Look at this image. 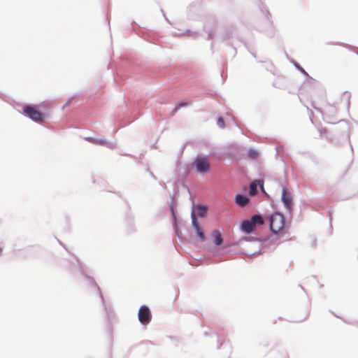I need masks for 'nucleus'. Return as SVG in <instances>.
<instances>
[{
  "mask_svg": "<svg viewBox=\"0 0 358 358\" xmlns=\"http://www.w3.org/2000/svg\"><path fill=\"white\" fill-rule=\"evenodd\" d=\"M117 76H120L121 79H123L122 76L120 74V73H117Z\"/></svg>",
  "mask_w": 358,
  "mask_h": 358,
  "instance_id": "nucleus-40",
  "label": "nucleus"
},
{
  "mask_svg": "<svg viewBox=\"0 0 358 358\" xmlns=\"http://www.w3.org/2000/svg\"><path fill=\"white\" fill-rule=\"evenodd\" d=\"M128 222H129V227L128 228V230L130 233L134 232L136 231V229L134 227V225L133 224L134 222V217L129 216L128 217Z\"/></svg>",
  "mask_w": 358,
  "mask_h": 358,
  "instance_id": "nucleus-25",
  "label": "nucleus"
},
{
  "mask_svg": "<svg viewBox=\"0 0 358 358\" xmlns=\"http://www.w3.org/2000/svg\"><path fill=\"white\" fill-rule=\"evenodd\" d=\"M259 152L254 148H250L248 151V156L251 159L257 158Z\"/></svg>",
  "mask_w": 358,
  "mask_h": 358,
  "instance_id": "nucleus-22",
  "label": "nucleus"
},
{
  "mask_svg": "<svg viewBox=\"0 0 358 358\" xmlns=\"http://www.w3.org/2000/svg\"><path fill=\"white\" fill-rule=\"evenodd\" d=\"M314 108H315V110H318V111H320V112H321V113H322V110H321L320 108H316V107H314Z\"/></svg>",
  "mask_w": 358,
  "mask_h": 358,
  "instance_id": "nucleus-39",
  "label": "nucleus"
},
{
  "mask_svg": "<svg viewBox=\"0 0 358 358\" xmlns=\"http://www.w3.org/2000/svg\"><path fill=\"white\" fill-rule=\"evenodd\" d=\"M209 207L207 204L193 203L191 214L193 213L197 219L205 217L208 212Z\"/></svg>",
  "mask_w": 358,
  "mask_h": 358,
  "instance_id": "nucleus-8",
  "label": "nucleus"
},
{
  "mask_svg": "<svg viewBox=\"0 0 358 358\" xmlns=\"http://www.w3.org/2000/svg\"><path fill=\"white\" fill-rule=\"evenodd\" d=\"M168 205H169V206H174V205H175V203H174V197H173V196H171V201H169L168 202Z\"/></svg>",
  "mask_w": 358,
  "mask_h": 358,
  "instance_id": "nucleus-31",
  "label": "nucleus"
},
{
  "mask_svg": "<svg viewBox=\"0 0 358 358\" xmlns=\"http://www.w3.org/2000/svg\"><path fill=\"white\" fill-rule=\"evenodd\" d=\"M349 143H350V145L351 150L353 152V148H352V145L350 143V141L349 142Z\"/></svg>",
  "mask_w": 358,
  "mask_h": 358,
  "instance_id": "nucleus-38",
  "label": "nucleus"
},
{
  "mask_svg": "<svg viewBox=\"0 0 358 358\" xmlns=\"http://www.w3.org/2000/svg\"><path fill=\"white\" fill-rule=\"evenodd\" d=\"M58 242H59V243L61 245L64 246V245H63V243H62V242H61L60 241H58Z\"/></svg>",
  "mask_w": 358,
  "mask_h": 358,
  "instance_id": "nucleus-43",
  "label": "nucleus"
},
{
  "mask_svg": "<svg viewBox=\"0 0 358 358\" xmlns=\"http://www.w3.org/2000/svg\"><path fill=\"white\" fill-rule=\"evenodd\" d=\"M221 345H222V343L219 344L217 346V348H220Z\"/></svg>",
  "mask_w": 358,
  "mask_h": 358,
  "instance_id": "nucleus-45",
  "label": "nucleus"
},
{
  "mask_svg": "<svg viewBox=\"0 0 358 358\" xmlns=\"http://www.w3.org/2000/svg\"><path fill=\"white\" fill-rule=\"evenodd\" d=\"M257 189L258 185H257V183L255 182V180H252L249 187H248V192L250 196H254L256 194H257Z\"/></svg>",
  "mask_w": 358,
  "mask_h": 358,
  "instance_id": "nucleus-17",
  "label": "nucleus"
},
{
  "mask_svg": "<svg viewBox=\"0 0 358 358\" xmlns=\"http://www.w3.org/2000/svg\"><path fill=\"white\" fill-rule=\"evenodd\" d=\"M334 316H336V317H339L338 315H336L333 312H331Z\"/></svg>",
  "mask_w": 358,
  "mask_h": 358,
  "instance_id": "nucleus-41",
  "label": "nucleus"
},
{
  "mask_svg": "<svg viewBox=\"0 0 358 358\" xmlns=\"http://www.w3.org/2000/svg\"><path fill=\"white\" fill-rule=\"evenodd\" d=\"M73 99V97H69L66 101L65 102V103L63 105V108L69 106L71 102V100Z\"/></svg>",
  "mask_w": 358,
  "mask_h": 358,
  "instance_id": "nucleus-29",
  "label": "nucleus"
},
{
  "mask_svg": "<svg viewBox=\"0 0 358 358\" xmlns=\"http://www.w3.org/2000/svg\"><path fill=\"white\" fill-rule=\"evenodd\" d=\"M138 318L139 322L143 326L148 324L152 319V313L150 308L146 305H142L138 313Z\"/></svg>",
  "mask_w": 358,
  "mask_h": 358,
  "instance_id": "nucleus-6",
  "label": "nucleus"
},
{
  "mask_svg": "<svg viewBox=\"0 0 358 358\" xmlns=\"http://www.w3.org/2000/svg\"><path fill=\"white\" fill-rule=\"evenodd\" d=\"M234 34L235 28L233 26L229 25L226 27L222 34V40L224 41H229L231 38H234Z\"/></svg>",
  "mask_w": 358,
  "mask_h": 358,
  "instance_id": "nucleus-13",
  "label": "nucleus"
},
{
  "mask_svg": "<svg viewBox=\"0 0 358 358\" xmlns=\"http://www.w3.org/2000/svg\"><path fill=\"white\" fill-rule=\"evenodd\" d=\"M255 182L258 185V188L259 189L261 193L266 196H269L268 194L266 192L264 189V181L262 179H255Z\"/></svg>",
  "mask_w": 358,
  "mask_h": 358,
  "instance_id": "nucleus-18",
  "label": "nucleus"
},
{
  "mask_svg": "<svg viewBox=\"0 0 358 358\" xmlns=\"http://www.w3.org/2000/svg\"><path fill=\"white\" fill-rule=\"evenodd\" d=\"M192 226L196 231V236L199 238L201 242H204L206 240V236L203 229L200 227L199 220L193 213L191 214Z\"/></svg>",
  "mask_w": 358,
  "mask_h": 358,
  "instance_id": "nucleus-9",
  "label": "nucleus"
},
{
  "mask_svg": "<svg viewBox=\"0 0 358 358\" xmlns=\"http://www.w3.org/2000/svg\"><path fill=\"white\" fill-rule=\"evenodd\" d=\"M192 101H189L187 99H180L175 106L174 108L172 110L173 115L175 114L178 110L183 107H187L192 105Z\"/></svg>",
  "mask_w": 358,
  "mask_h": 358,
  "instance_id": "nucleus-16",
  "label": "nucleus"
},
{
  "mask_svg": "<svg viewBox=\"0 0 358 358\" xmlns=\"http://www.w3.org/2000/svg\"><path fill=\"white\" fill-rule=\"evenodd\" d=\"M285 218L282 213L280 211H274L269 217V230L272 235H268L264 237H255L252 236H244L242 240L245 241H258L262 244L266 242H274L277 236L282 234L285 230Z\"/></svg>",
  "mask_w": 358,
  "mask_h": 358,
  "instance_id": "nucleus-1",
  "label": "nucleus"
},
{
  "mask_svg": "<svg viewBox=\"0 0 358 358\" xmlns=\"http://www.w3.org/2000/svg\"><path fill=\"white\" fill-rule=\"evenodd\" d=\"M209 20H212V21H213V22H214V21H215V20H214V18H213V17L210 18V19H209Z\"/></svg>",
  "mask_w": 358,
  "mask_h": 358,
  "instance_id": "nucleus-42",
  "label": "nucleus"
},
{
  "mask_svg": "<svg viewBox=\"0 0 358 358\" xmlns=\"http://www.w3.org/2000/svg\"><path fill=\"white\" fill-rule=\"evenodd\" d=\"M250 201V198L247 196L243 193H238L234 196L235 203L241 207L244 206L245 204Z\"/></svg>",
  "mask_w": 358,
  "mask_h": 358,
  "instance_id": "nucleus-12",
  "label": "nucleus"
},
{
  "mask_svg": "<svg viewBox=\"0 0 358 358\" xmlns=\"http://www.w3.org/2000/svg\"><path fill=\"white\" fill-rule=\"evenodd\" d=\"M234 123H235V124H236V125H237V126H238V124H237V122H236V120H234Z\"/></svg>",
  "mask_w": 358,
  "mask_h": 358,
  "instance_id": "nucleus-46",
  "label": "nucleus"
},
{
  "mask_svg": "<svg viewBox=\"0 0 358 358\" xmlns=\"http://www.w3.org/2000/svg\"><path fill=\"white\" fill-rule=\"evenodd\" d=\"M328 216H329V223H330V227H331V222H332V213L331 211H329L328 212Z\"/></svg>",
  "mask_w": 358,
  "mask_h": 358,
  "instance_id": "nucleus-33",
  "label": "nucleus"
},
{
  "mask_svg": "<svg viewBox=\"0 0 358 358\" xmlns=\"http://www.w3.org/2000/svg\"><path fill=\"white\" fill-rule=\"evenodd\" d=\"M239 229L241 231L245 234H251L254 227L252 226L248 219H244L241 222Z\"/></svg>",
  "mask_w": 358,
  "mask_h": 358,
  "instance_id": "nucleus-11",
  "label": "nucleus"
},
{
  "mask_svg": "<svg viewBox=\"0 0 358 358\" xmlns=\"http://www.w3.org/2000/svg\"><path fill=\"white\" fill-rule=\"evenodd\" d=\"M357 55H358V52H357Z\"/></svg>",
  "mask_w": 358,
  "mask_h": 358,
  "instance_id": "nucleus-48",
  "label": "nucleus"
},
{
  "mask_svg": "<svg viewBox=\"0 0 358 358\" xmlns=\"http://www.w3.org/2000/svg\"><path fill=\"white\" fill-rule=\"evenodd\" d=\"M3 248L0 247V257L2 255Z\"/></svg>",
  "mask_w": 358,
  "mask_h": 358,
  "instance_id": "nucleus-37",
  "label": "nucleus"
},
{
  "mask_svg": "<svg viewBox=\"0 0 358 358\" xmlns=\"http://www.w3.org/2000/svg\"><path fill=\"white\" fill-rule=\"evenodd\" d=\"M294 67L301 72L303 76L312 79V78L308 75V73L306 71V70L295 60L292 59L290 61Z\"/></svg>",
  "mask_w": 358,
  "mask_h": 358,
  "instance_id": "nucleus-19",
  "label": "nucleus"
},
{
  "mask_svg": "<svg viewBox=\"0 0 358 358\" xmlns=\"http://www.w3.org/2000/svg\"><path fill=\"white\" fill-rule=\"evenodd\" d=\"M212 235L214 238V243L216 245H220L223 241L220 232L217 230H214L212 233Z\"/></svg>",
  "mask_w": 358,
  "mask_h": 358,
  "instance_id": "nucleus-20",
  "label": "nucleus"
},
{
  "mask_svg": "<svg viewBox=\"0 0 358 358\" xmlns=\"http://www.w3.org/2000/svg\"><path fill=\"white\" fill-rule=\"evenodd\" d=\"M208 21L206 20L203 24V30L208 33L207 35V40H213L214 39V32L213 30H208Z\"/></svg>",
  "mask_w": 358,
  "mask_h": 358,
  "instance_id": "nucleus-21",
  "label": "nucleus"
},
{
  "mask_svg": "<svg viewBox=\"0 0 358 358\" xmlns=\"http://www.w3.org/2000/svg\"><path fill=\"white\" fill-rule=\"evenodd\" d=\"M86 139L89 142H90L93 144L102 145V146L106 147L110 150H114L117 147L116 143L107 141L104 138H98L90 136V137L86 138Z\"/></svg>",
  "mask_w": 358,
  "mask_h": 358,
  "instance_id": "nucleus-10",
  "label": "nucleus"
},
{
  "mask_svg": "<svg viewBox=\"0 0 358 358\" xmlns=\"http://www.w3.org/2000/svg\"><path fill=\"white\" fill-rule=\"evenodd\" d=\"M169 209H170V211L171 213L173 221H175V222H177L178 220H177V215H176V208L175 205L169 206Z\"/></svg>",
  "mask_w": 358,
  "mask_h": 358,
  "instance_id": "nucleus-24",
  "label": "nucleus"
},
{
  "mask_svg": "<svg viewBox=\"0 0 358 358\" xmlns=\"http://www.w3.org/2000/svg\"><path fill=\"white\" fill-rule=\"evenodd\" d=\"M71 269L72 270V271H74L76 269H78L86 278L90 286L96 289L99 295L102 305L103 306V309L105 310L107 319L109 322H111L113 320V317L114 316L113 311L110 306L106 305L103 296L101 292V289L96 284L94 279L92 277L87 275V268L86 267V266L83 264V263L80 262L79 259H76V262L71 264Z\"/></svg>",
  "mask_w": 358,
  "mask_h": 358,
  "instance_id": "nucleus-2",
  "label": "nucleus"
},
{
  "mask_svg": "<svg viewBox=\"0 0 358 358\" xmlns=\"http://www.w3.org/2000/svg\"><path fill=\"white\" fill-rule=\"evenodd\" d=\"M327 132V129L326 128H321L320 129V134L321 136H322L323 134H326Z\"/></svg>",
  "mask_w": 358,
  "mask_h": 358,
  "instance_id": "nucleus-32",
  "label": "nucleus"
},
{
  "mask_svg": "<svg viewBox=\"0 0 358 358\" xmlns=\"http://www.w3.org/2000/svg\"><path fill=\"white\" fill-rule=\"evenodd\" d=\"M163 15H164V17L165 18V20H166V21H169V20H168V19L166 17V15H165L164 14H163Z\"/></svg>",
  "mask_w": 358,
  "mask_h": 358,
  "instance_id": "nucleus-44",
  "label": "nucleus"
},
{
  "mask_svg": "<svg viewBox=\"0 0 358 358\" xmlns=\"http://www.w3.org/2000/svg\"><path fill=\"white\" fill-rule=\"evenodd\" d=\"M338 123L342 124L343 125V129L345 131H348V130H349V125L348 124V123L345 120H340L338 122Z\"/></svg>",
  "mask_w": 358,
  "mask_h": 358,
  "instance_id": "nucleus-28",
  "label": "nucleus"
},
{
  "mask_svg": "<svg viewBox=\"0 0 358 358\" xmlns=\"http://www.w3.org/2000/svg\"><path fill=\"white\" fill-rule=\"evenodd\" d=\"M326 112L329 115H332L336 113V108L334 105L328 104L326 106Z\"/></svg>",
  "mask_w": 358,
  "mask_h": 358,
  "instance_id": "nucleus-23",
  "label": "nucleus"
},
{
  "mask_svg": "<svg viewBox=\"0 0 358 358\" xmlns=\"http://www.w3.org/2000/svg\"><path fill=\"white\" fill-rule=\"evenodd\" d=\"M257 4L259 7V9L262 11L263 13H264L265 17L267 20L268 28L265 31V33L269 38H273L275 35V27L271 20V14L264 3L262 1V0H257Z\"/></svg>",
  "mask_w": 358,
  "mask_h": 358,
  "instance_id": "nucleus-5",
  "label": "nucleus"
},
{
  "mask_svg": "<svg viewBox=\"0 0 358 358\" xmlns=\"http://www.w3.org/2000/svg\"><path fill=\"white\" fill-rule=\"evenodd\" d=\"M173 35L175 36H181L183 35H187L188 37H190L192 38H197L199 36L200 33L196 31H192L191 29H186L183 32H180V33L176 32V33L173 34Z\"/></svg>",
  "mask_w": 358,
  "mask_h": 358,
  "instance_id": "nucleus-15",
  "label": "nucleus"
},
{
  "mask_svg": "<svg viewBox=\"0 0 358 358\" xmlns=\"http://www.w3.org/2000/svg\"><path fill=\"white\" fill-rule=\"evenodd\" d=\"M251 55L255 58L256 57V55L255 52H252V51H250Z\"/></svg>",
  "mask_w": 358,
  "mask_h": 358,
  "instance_id": "nucleus-36",
  "label": "nucleus"
},
{
  "mask_svg": "<svg viewBox=\"0 0 358 358\" xmlns=\"http://www.w3.org/2000/svg\"><path fill=\"white\" fill-rule=\"evenodd\" d=\"M150 176H151V177H152L153 179H155V180H156V179H157L156 176L154 175V173H153L152 172H150Z\"/></svg>",
  "mask_w": 358,
  "mask_h": 358,
  "instance_id": "nucleus-34",
  "label": "nucleus"
},
{
  "mask_svg": "<svg viewBox=\"0 0 358 358\" xmlns=\"http://www.w3.org/2000/svg\"><path fill=\"white\" fill-rule=\"evenodd\" d=\"M192 166L199 173L204 175L210 171L207 156L197 155L192 162Z\"/></svg>",
  "mask_w": 358,
  "mask_h": 358,
  "instance_id": "nucleus-4",
  "label": "nucleus"
},
{
  "mask_svg": "<svg viewBox=\"0 0 358 358\" xmlns=\"http://www.w3.org/2000/svg\"><path fill=\"white\" fill-rule=\"evenodd\" d=\"M22 114L36 123L45 121L48 117L45 113L39 111L38 109L30 104H26L22 107Z\"/></svg>",
  "mask_w": 358,
  "mask_h": 358,
  "instance_id": "nucleus-3",
  "label": "nucleus"
},
{
  "mask_svg": "<svg viewBox=\"0 0 358 358\" xmlns=\"http://www.w3.org/2000/svg\"><path fill=\"white\" fill-rule=\"evenodd\" d=\"M281 202L285 208L290 213L293 208V199L289 189L285 187L282 188Z\"/></svg>",
  "mask_w": 358,
  "mask_h": 358,
  "instance_id": "nucleus-7",
  "label": "nucleus"
},
{
  "mask_svg": "<svg viewBox=\"0 0 358 358\" xmlns=\"http://www.w3.org/2000/svg\"><path fill=\"white\" fill-rule=\"evenodd\" d=\"M217 124L221 129H224L225 127V122L222 117L220 116L217 117Z\"/></svg>",
  "mask_w": 358,
  "mask_h": 358,
  "instance_id": "nucleus-27",
  "label": "nucleus"
},
{
  "mask_svg": "<svg viewBox=\"0 0 358 358\" xmlns=\"http://www.w3.org/2000/svg\"><path fill=\"white\" fill-rule=\"evenodd\" d=\"M343 46L345 47V48H351V46L350 45H348V44H344Z\"/></svg>",
  "mask_w": 358,
  "mask_h": 358,
  "instance_id": "nucleus-35",
  "label": "nucleus"
},
{
  "mask_svg": "<svg viewBox=\"0 0 358 358\" xmlns=\"http://www.w3.org/2000/svg\"><path fill=\"white\" fill-rule=\"evenodd\" d=\"M344 94H345V96H347V104H348V106H349V105H350V93H348V92H344Z\"/></svg>",
  "mask_w": 358,
  "mask_h": 358,
  "instance_id": "nucleus-30",
  "label": "nucleus"
},
{
  "mask_svg": "<svg viewBox=\"0 0 358 358\" xmlns=\"http://www.w3.org/2000/svg\"><path fill=\"white\" fill-rule=\"evenodd\" d=\"M347 137H348V139L350 138L349 134L347 135Z\"/></svg>",
  "mask_w": 358,
  "mask_h": 358,
  "instance_id": "nucleus-47",
  "label": "nucleus"
},
{
  "mask_svg": "<svg viewBox=\"0 0 358 358\" xmlns=\"http://www.w3.org/2000/svg\"><path fill=\"white\" fill-rule=\"evenodd\" d=\"M173 230L176 233V235L180 238V234H181V231L178 226V222H175V221H173Z\"/></svg>",
  "mask_w": 358,
  "mask_h": 358,
  "instance_id": "nucleus-26",
  "label": "nucleus"
},
{
  "mask_svg": "<svg viewBox=\"0 0 358 358\" xmlns=\"http://www.w3.org/2000/svg\"><path fill=\"white\" fill-rule=\"evenodd\" d=\"M248 220L254 228L256 226H261L264 224L263 216L260 213L252 215Z\"/></svg>",
  "mask_w": 358,
  "mask_h": 358,
  "instance_id": "nucleus-14",
  "label": "nucleus"
}]
</instances>
